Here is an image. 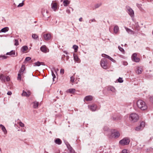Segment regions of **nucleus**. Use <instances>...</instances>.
<instances>
[{
    "label": "nucleus",
    "mask_w": 153,
    "mask_h": 153,
    "mask_svg": "<svg viewBox=\"0 0 153 153\" xmlns=\"http://www.w3.org/2000/svg\"><path fill=\"white\" fill-rule=\"evenodd\" d=\"M137 107L142 110H145L147 108L145 102L141 100H139L137 101Z\"/></svg>",
    "instance_id": "obj_1"
},
{
    "label": "nucleus",
    "mask_w": 153,
    "mask_h": 153,
    "mask_svg": "<svg viewBox=\"0 0 153 153\" xmlns=\"http://www.w3.org/2000/svg\"><path fill=\"white\" fill-rule=\"evenodd\" d=\"M101 66L105 69L109 68V66L107 65L106 60L105 59H102L100 62Z\"/></svg>",
    "instance_id": "obj_2"
},
{
    "label": "nucleus",
    "mask_w": 153,
    "mask_h": 153,
    "mask_svg": "<svg viewBox=\"0 0 153 153\" xmlns=\"http://www.w3.org/2000/svg\"><path fill=\"white\" fill-rule=\"evenodd\" d=\"M130 119L132 121L135 122L137 121L139 119L138 115L136 114H131L129 117Z\"/></svg>",
    "instance_id": "obj_3"
},
{
    "label": "nucleus",
    "mask_w": 153,
    "mask_h": 153,
    "mask_svg": "<svg viewBox=\"0 0 153 153\" xmlns=\"http://www.w3.org/2000/svg\"><path fill=\"white\" fill-rule=\"evenodd\" d=\"M130 140L129 139L126 137L120 140L119 142V143L121 145H125L128 144Z\"/></svg>",
    "instance_id": "obj_4"
},
{
    "label": "nucleus",
    "mask_w": 153,
    "mask_h": 153,
    "mask_svg": "<svg viewBox=\"0 0 153 153\" xmlns=\"http://www.w3.org/2000/svg\"><path fill=\"white\" fill-rule=\"evenodd\" d=\"M111 134L110 136L111 137L118 138L120 136V133L116 130H113L111 131Z\"/></svg>",
    "instance_id": "obj_5"
},
{
    "label": "nucleus",
    "mask_w": 153,
    "mask_h": 153,
    "mask_svg": "<svg viewBox=\"0 0 153 153\" xmlns=\"http://www.w3.org/2000/svg\"><path fill=\"white\" fill-rule=\"evenodd\" d=\"M51 7L54 11H56L59 8V5L56 1H53L51 4Z\"/></svg>",
    "instance_id": "obj_6"
},
{
    "label": "nucleus",
    "mask_w": 153,
    "mask_h": 153,
    "mask_svg": "<svg viewBox=\"0 0 153 153\" xmlns=\"http://www.w3.org/2000/svg\"><path fill=\"white\" fill-rule=\"evenodd\" d=\"M137 54L136 53H134L132 55L131 58L132 60L136 62H138L140 61V59L137 57Z\"/></svg>",
    "instance_id": "obj_7"
},
{
    "label": "nucleus",
    "mask_w": 153,
    "mask_h": 153,
    "mask_svg": "<svg viewBox=\"0 0 153 153\" xmlns=\"http://www.w3.org/2000/svg\"><path fill=\"white\" fill-rule=\"evenodd\" d=\"M88 107L91 110L94 111L96 110L97 106L94 104H92L88 105Z\"/></svg>",
    "instance_id": "obj_8"
},
{
    "label": "nucleus",
    "mask_w": 153,
    "mask_h": 153,
    "mask_svg": "<svg viewBox=\"0 0 153 153\" xmlns=\"http://www.w3.org/2000/svg\"><path fill=\"white\" fill-rule=\"evenodd\" d=\"M43 37L45 40H48L51 39V35L50 33H47L44 34Z\"/></svg>",
    "instance_id": "obj_9"
},
{
    "label": "nucleus",
    "mask_w": 153,
    "mask_h": 153,
    "mask_svg": "<svg viewBox=\"0 0 153 153\" xmlns=\"http://www.w3.org/2000/svg\"><path fill=\"white\" fill-rule=\"evenodd\" d=\"M41 51L44 53H46L49 51V50L47 49L45 45L42 46L40 48Z\"/></svg>",
    "instance_id": "obj_10"
},
{
    "label": "nucleus",
    "mask_w": 153,
    "mask_h": 153,
    "mask_svg": "<svg viewBox=\"0 0 153 153\" xmlns=\"http://www.w3.org/2000/svg\"><path fill=\"white\" fill-rule=\"evenodd\" d=\"M31 94V92L30 91H28L27 92L23 91L22 95V96L28 97Z\"/></svg>",
    "instance_id": "obj_11"
},
{
    "label": "nucleus",
    "mask_w": 153,
    "mask_h": 153,
    "mask_svg": "<svg viewBox=\"0 0 153 153\" xmlns=\"http://www.w3.org/2000/svg\"><path fill=\"white\" fill-rule=\"evenodd\" d=\"M93 97L91 95L87 96L85 97L84 99V101H91L93 99Z\"/></svg>",
    "instance_id": "obj_12"
},
{
    "label": "nucleus",
    "mask_w": 153,
    "mask_h": 153,
    "mask_svg": "<svg viewBox=\"0 0 153 153\" xmlns=\"http://www.w3.org/2000/svg\"><path fill=\"white\" fill-rule=\"evenodd\" d=\"M75 89L74 88H71L68 90L66 92L74 94L75 92Z\"/></svg>",
    "instance_id": "obj_13"
},
{
    "label": "nucleus",
    "mask_w": 153,
    "mask_h": 153,
    "mask_svg": "<svg viewBox=\"0 0 153 153\" xmlns=\"http://www.w3.org/2000/svg\"><path fill=\"white\" fill-rule=\"evenodd\" d=\"M54 142L56 144L58 145H60L62 143V141L60 139L58 138L56 139L55 140Z\"/></svg>",
    "instance_id": "obj_14"
},
{
    "label": "nucleus",
    "mask_w": 153,
    "mask_h": 153,
    "mask_svg": "<svg viewBox=\"0 0 153 153\" xmlns=\"http://www.w3.org/2000/svg\"><path fill=\"white\" fill-rule=\"evenodd\" d=\"M107 90L108 91H111L113 92H115L116 91L115 88L112 86H109L107 88Z\"/></svg>",
    "instance_id": "obj_15"
},
{
    "label": "nucleus",
    "mask_w": 153,
    "mask_h": 153,
    "mask_svg": "<svg viewBox=\"0 0 153 153\" xmlns=\"http://www.w3.org/2000/svg\"><path fill=\"white\" fill-rule=\"evenodd\" d=\"M128 13L130 16L131 17L134 15V12L133 10L131 8H129L128 10Z\"/></svg>",
    "instance_id": "obj_16"
},
{
    "label": "nucleus",
    "mask_w": 153,
    "mask_h": 153,
    "mask_svg": "<svg viewBox=\"0 0 153 153\" xmlns=\"http://www.w3.org/2000/svg\"><path fill=\"white\" fill-rule=\"evenodd\" d=\"M15 54V51H12L10 52H8L6 53L7 55H11L14 56V55Z\"/></svg>",
    "instance_id": "obj_17"
},
{
    "label": "nucleus",
    "mask_w": 153,
    "mask_h": 153,
    "mask_svg": "<svg viewBox=\"0 0 153 153\" xmlns=\"http://www.w3.org/2000/svg\"><path fill=\"white\" fill-rule=\"evenodd\" d=\"M136 71L137 74H141L142 71V69L140 68L139 67H137L136 70Z\"/></svg>",
    "instance_id": "obj_18"
},
{
    "label": "nucleus",
    "mask_w": 153,
    "mask_h": 153,
    "mask_svg": "<svg viewBox=\"0 0 153 153\" xmlns=\"http://www.w3.org/2000/svg\"><path fill=\"white\" fill-rule=\"evenodd\" d=\"M5 77H6L2 74L0 75V79L3 82H5Z\"/></svg>",
    "instance_id": "obj_19"
},
{
    "label": "nucleus",
    "mask_w": 153,
    "mask_h": 153,
    "mask_svg": "<svg viewBox=\"0 0 153 153\" xmlns=\"http://www.w3.org/2000/svg\"><path fill=\"white\" fill-rule=\"evenodd\" d=\"M25 69V66L24 65H22V67L20 69V70L19 73H22L23 74V72L24 71Z\"/></svg>",
    "instance_id": "obj_20"
},
{
    "label": "nucleus",
    "mask_w": 153,
    "mask_h": 153,
    "mask_svg": "<svg viewBox=\"0 0 153 153\" xmlns=\"http://www.w3.org/2000/svg\"><path fill=\"white\" fill-rule=\"evenodd\" d=\"M41 13L44 16L46 14H47L48 11L44 9H42L41 11Z\"/></svg>",
    "instance_id": "obj_21"
},
{
    "label": "nucleus",
    "mask_w": 153,
    "mask_h": 153,
    "mask_svg": "<svg viewBox=\"0 0 153 153\" xmlns=\"http://www.w3.org/2000/svg\"><path fill=\"white\" fill-rule=\"evenodd\" d=\"M119 30V28L116 25L114 27V32L115 33H118Z\"/></svg>",
    "instance_id": "obj_22"
},
{
    "label": "nucleus",
    "mask_w": 153,
    "mask_h": 153,
    "mask_svg": "<svg viewBox=\"0 0 153 153\" xmlns=\"http://www.w3.org/2000/svg\"><path fill=\"white\" fill-rule=\"evenodd\" d=\"M139 126L140 127H141L140 128H141L142 130L143 129L145 126V122L143 121L141 122Z\"/></svg>",
    "instance_id": "obj_23"
},
{
    "label": "nucleus",
    "mask_w": 153,
    "mask_h": 153,
    "mask_svg": "<svg viewBox=\"0 0 153 153\" xmlns=\"http://www.w3.org/2000/svg\"><path fill=\"white\" fill-rule=\"evenodd\" d=\"M74 60L75 61L77 62H80V60L77 56L74 55Z\"/></svg>",
    "instance_id": "obj_24"
},
{
    "label": "nucleus",
    "mask_w": 153,
    "mask_h": 153,
    "mask_svg": "<svg viewBox=\"0 0 153 153\" xmlns=\"http://www.w3.org/2000/svg\"><path fill=\"white\" fill-rule=\"evenodd\" d=\"M126 30V31L129 33L131 34H134V31H133L132 30H131L128 29V28L127 27L125 28Z\"/></svg>",
    "instance_id": "obj_25"
},
{
    "label": "nucleus",
    "mask_w": 153,
    "mask_h": 153,
    "mask_svg": "<svg viewBox=\"0 0 153 153\" xmlns=\"http://www.w3.org/2000/svg\"><path fill=\"white\" fill-rule=\"evenodd\" d=\"M28 49V47L27 46H24L22 47L21 48V51L24 52L25 51H26Z\"/></svg>",
    "instance_id": "obj_26"
},
{
    "label": "nucleus",
    "mask_w": 153,
    "mask_h": 153,
    "mask_svg": "<svg viewBox=\"0 0 153 153\" xmlns=\"http://www.w3.org/2000/svg\"><path fill=\"white\" fill-rule=\"evenodd\" d=\"M18 75L17 79L19 80H21L22 76L23 75V74L21 73H19Z\"/></svg>",
    "instance_id": "obj_27"
},
{
    "label": "nucleus",
    "mask_w": 153,
    "mask_h": 153,
    "mask_svg": "<svg viewBox=\"0 0 153 153\" xmlns=\"http://www.w3.org/2000/svg\"><path fill=\"white\" fill-rule=\"evenodd\" d=\"M43 62H38L33 64L34 66H39L41 65H43Z\"/></svg>",
    "instance_id": "obj_28"
},
{
    "label": "nucleus",
    "mask_w": 153,
    "mask_h": 153,
    "mask_svg": "<svg viewBox=\"0 0 153 153\" xmlns=\"http://www.w3.org/2000/svg\"><path fill=\"white\" fill-rule=\"evenodd\" d=\"M9 30L8 27H6L1 29L0 31L3 32H5Z\"/></svg>",
    "instance_id": "obj_29"
},
{
    "label": "nucleus",
    "mask_w": 153,
    "mask_h": 153,
    "mask_svg": "<svg viewBox=\"0 0 153 153\" xmlns=\"http://www.w3.org/2000/svg\"><path fill=\"white\" fill-rule=\"evenodd\" d=\"M33 107L34 108H36L38 107L39 103L37 102H34L33 103Z\"/></svg>",
    "instance_id": "obj_30"
},
{
    "label": "nucleus",
    "mask_w": 153,
    "mask_h": 153,
    "mask_svg": "<svg viewBox=\"0 0 153 153\" xmlns=\"http://www.w3.org/2000/svg\"><path fill=\"white\" fill-rule=\"evenodd\" d=\"M69 3V2L68 0H65L63 1V4L65 6H67Z\"/></svg>",
    "instance_id": "obj_31"
},
{
    "label": "nucleus",
    "mask_w": 153,
    "mask_h": 153,
    "mask_svg": "<svg viewBox=\"0 0 153 153\" xmlns=\"http://www.w3.org/2000/svg\"><path fill=\"white\" fill-rule=\"evenodd\" d=\"M0 126L1 127V129L3 131L4 133H5L7 132L6 130L5 129V127L2 125H0Z\"/></svg>",
    "instance_id": "obj_32"
},
{
    "label": "nucleus",
    "mask_w": 153,
    "mask_h": 153,
    "mask_svg": "<svg viewBox=\"0 0 153 153\" xmlns=\"http://www.w3.org/2000/svg\"><path fill=\"white\" fill-rule=\"evenodd\" d=\"M140 128L141 127H140V126H138L136 127L135 128V130L137 131H140L142 130V129Z\"/></svg>",
    "instance_id": "obj_33"
},
{
    "label": "nucleus",
    "mask_w": 153,
    "mask_h": 153,
    "mask_svg": "<svg viewBox=\"0 0 153 153\" xmlns=\"http://www.w3.org/2000/svg\"><path fill=\"white\" fill-rule=\"evenodd\" d=\"M7 56L5 55L3 56H0V59L2 60L4 59L7 58Z\"/></svg>",
    "instance_id": "obj_34"
},
{
    "label": "nucleus",
    "mask_w": 153,
    "mask_h": 153,
    "mask_svg": "<svg viewBox=\"0 0 153 153\" xmlns=\"http://www.w3.org/2000/svg\"><path fill=\"white\" fill-rule=\"evenodd\" d=\"M73 48L75 50V51L76 52L78 49V47L77 46L74 45L73 46Z\"/></svg>",
    "instance_id": "obj_35"
},
{
    "label": "nucleus",
    "mask_w": 153,
    "mask_h": 153,
    "mask_svg": "<svg viewBox=\"0 0 153 153\" xmlns=\"http://www.w3.org/2000/svg\"><path fill=\"white\" fill-rule=\"evenodd\" d=\"M70 9H71L73 10L72 8L70 7L69 8H67L66 10V12L68 14H70L71 13Z\"/></svg>",
    "instance_id": "obj_36"
},
{
    "label": "nucleus",
    "mask_w": 153,
    "mask_h": 153,
    "mask_svg": "<svg viewBox=\"0 0 153 153\" xmlns=\"http://www.w3.org/2000/svg\"><path fill=\"white\" fill-rule=\"evenodd\" d=\"M118 48L120 51H121L123 53H124V50L122 48H121L119 46Z\"/></svg>",
    "instance_id": "obj_37"
},
{
    "label": "nucleus",
    "mask_w": 153,
    "mask_h": 153,
    "mask_svg": "<svg viewBox=\"0 0 153 153\" xmlns=\"http://www.w3.org/2000/svg\"><path fill=\"white\" fill-rule=\"evenodd\" d=\"M32 37L34 39H36L38 38V36L36 34H33L32 36Z\"/></svg>",
    "instance_id": "obj_38"
},
{
    "label": "nucleus",
    "mask_w": 153,
    "mask_h": 153,
    "mask_svg": "<svg viewBox=\"0 0 153 153\" xmlns=\"http://www.w3.org/2000/svg\"><path fill=\"white\" fill-rule=\"evenodd\" d=\"M118 82L120 83H121L123 82V80L122 78L120 77L118 79H117Z\"/></svg>",
    "instance_id": "obj_39"
},
{
    "label": "nucleus",
    "mask_w": 153,
    "mask_h": 153,
    "mask_svg": "<svg viewBox=\"0 0 153 153\" xmlns=\"http://www.w3.org/2000/svg\"><path fill=\"white\" fill-rule=\"evenodd\" d=\"M14 45L16 46H17L19 45V42L18 41L17 39H15L14 41Z\"/></svg>",
    "instance_id": "obj_40"
},
{
    "label": "nucleus",
    "mask_w": 153,
    "mask_h": 153,
    "mask_svg": "<svg viewBox=\"0 0 153 153\" xmlns=\"http://www.w3.org/2000/svg\"><path fill=\"white\" fill-rule=\"evenodd\" d=\"M105 58H107L110 59V60H111V61H113V60H114L112 58H111V57H110L109 56H108L107 55H106Z\"/></svg>",
    "instance_id": "obj_41"
},
{
    "label": "nucleus",
    "mask_w": 153,
    "mask_h": 153,
    "mask_svg": "<svg viewBox=\"0 0 153 153\" xmlns=\"http://www.w3.org/2000/svg\"><path fill=\"white\" fill-rule=\"evenodd\" d=\"M75 78L73 76H72L71 77V81L72 82H74V81Z\"/></svg>",
    "instance_id": "obj_42"
},
{
    "label": "nucleus",
    "mask_w": 153,
    "mask_h": 153,
    "mask_svg": "<svg viewBox=\"0 0 153 153\" xmlns=\"http://www.w3.org/2000/svg\"><path fill=\"white\" fill-rule=\"evenodd\" d=\"M121 153H129V152L126 149H124L122 151Z\"/></svg>",
    "instance_id": "obj_43"
},
{
    "label": "nucleus",
    "mask_w": 153,
    "mask_h": 153,
    "mask_svg": "<svg viewBox=\"0 0 153 153\" xmlns=\"http://www.w3.org/2000/svg\"><path fill=\"white\" fill-rule=\"evenodd\" d=\"M19 124L22 127H24V124L21 122L19 123Z\"/></svg>",
    "instance_id": "obj_44"
},
{
    "label": "nucleus",
    "mask_w": 153,
    "mask_h": 153,
    "mask_svg": "<svg viewBox=\"0 0 153 153\" xmlns=\"http://www.w3.org/2000/svg\"><path fill=\"white\" fill-rule=\"evenodd\" d=\"M64 69H61L60 70V73L61 74H63L64 73Z\"/></svg>",
    "instance_id": "obj_45"
},
{
    "label": "nucleus",
    "mask_w": 153,
    "mask_h": 153,
    "mask_svg": "<svg viewBox=\"0 0 153 153\" xmlns=\"http://www.w3.org/2000/svg\"><path fill=\"white\" fill-rule=\"evenodd\" d=\"M5 79L7 81H9L10 80V78L9 76H7L5 77Z\"/></svg>",
    "instance_id": "obj_46"
},
{
    "label": "nucleus",
    "mask_w": 153,
    "mask_h": 153,
    "mask_svg": "<svg viewBox=\"0 0 153 153\" xmlns=\"http://www.w3.org/2000/svg\"><path fill=\"white\" fill-rule=\"evenodd\" d=\"M24 5V3L23 2L19 4L18 6V7H21L22 6Z\"/></svg>",
    "instance_id": "obj_47"
},
{
    "label": "nucleus",
    "mask_w": 153,
    "mask_h": 153,
    "mask_svg": "<svg viewBox=\"0 0 153 153\" xmlns=\"http://www.w3.org/2000/svg\"><path fill=\"white\" fill-rule=\"evenodd\" d=\"M31 59V58L30 57H27L25 59V61H29Z\"/></svg>",
    "instance_id": "obj_48"
},
{
    "label": "nucleus",
    "mask_w": 153,
    "mask_h": 153,
    "mask_svg": "<svg viewBox=\"0 0 153 153\" xmlns=\"http://www.w3.org/2000/svg\"><path fill=\"white\" fill-rule=\"evenodd\" d=\"M70 153H76L74 151L73 149H71L70 151Z\"/></svg>",
    "instance_id": "obj_49"
},
{
    "label": "nucleus",
    "mask_w": 153,
    "mask_h": 153,
    "mask_svg": "<svg viewBox=\"0 0 153 153\" xmlns=\"http://www.w3.org/2000/svg\"><path fill=\"white\" fill-rule=\"evenodd\" d=\"M65 55H63L62 57V59L63 61H65L64 58L65 57Z\"/></svg>",
    "instance_id": "obj_50"
},
{
    "label": "nucleus",
    "mask_w": 153,
    "mask_h": 153,
    "mask_svg": "<svg viewBox=\"0 0 153 153\" xmlns=\"http://www.w3.org/2000/svg\"><path fill=\"white\" fill-rule=\"evenodd\" d=\"M123 65H128V63L126 62H123Z\"/></svg>",
    "instance_id": "obj_51"
},
{
    "label": "nucleus",
    "mask_w": 153,
    "mask_h": 153,
    "mask_svg": "<svg viewBox=\"0 0 153 153\" xmlns=\"http://www.w3.org/2000/svg\"><path fill=\"white\" fill-rule=\"evenodd\" d=\"M52 75L53 76V78L55 77V75L53 71H52Z\"/></svg>",
    "instance_id": "obj_52"
},
{
    "label": "nucleus",
    "mask_w": 153,
    "mask_h": 153,
    "mask_svg": "<svg viewBox=\"0 0 153 153\" xmlns=\"http://www.w3.org/2000/svg\"><path fill=\"white\" fill-rule=\"evenodd\" d=\"M12 94V92L10 91H8L7 93V94L9 95H11Z\"/></svg>",
    "instance_id": "obj_53"
},
{
    "label": "nucleus",
    "mask_w": 153,
    "mask_h": 153,
    "mask_svg": "<svg viewBox=\"0 0 153 153\" xmlns=\"http://www.w3.org/2000/svg\"><path fill=\"white\" fill-rule=\"evenodd\" d=\"M69 58V56H66V59L67 61L68 60Z\"/></svg>",
    "instance_id": "obj_54"
},
{
    "label": "nucleus",
    "mask_w": 153,
    "mask_h": 153,
    "mask_svg": "<svg viewBox=\"0 0 153 153\" xmlns=\"http://www.w3.org/2000/svg\"><path fill=\"white\" fill-rule=\"evenodd\" d=\"M106 55L105 54H102V56L103 57H105V56H106Z\"/></svg>",
    "instance_id": "obj_55"
},
{
    "label": "nucleus",
    "mask_w": 153,
    "mask_h": 153,
    "mask_svg": "<svg viewBox=\"0 0 153 153\" xmlns=\"http://www.w3.org/2000/svg\"><path fill=\"white\" fill-rule=\"evenodd\" d=\"M82 18H80L79 19V20L80 21H82Z\"/></svg>",
    "instance_id": "obj_56"
},
{
    "label": "nucleus",
    "mask_w": 153,
    "mask_h": 153,
    "mask_svg": "<svg viewBox=\"0 0 153 153\" xmlns=\"http://www.w3.org/2000/svg\"><path fill=\"white\" fill-rule=\"evenodd\" d=\"M59 70L58 69H57L56 70V71H58Z\"/></svg>",
    "instance_id": "obj_57"
},
{
    "label": "nucleus",
    "mask_w": 153,
    "mask_h": 153,
    "mask_svg": "<svg viewBox=\"0 0 153 153\" xmlns=\"http://www.w3.org/2000/svg\"><path fill=\"white\" fill-rule=\"evenodd\" d=\"M65 53L66 54H67V53L66 52H65Z\"/></svg>",
    "instance_id": "obj_58"
},
{
    "label": "nucleus",
    "mask_w": 153,
    "mask_h": 153,
    "mask_svg": "<svg viewBox=\"0 0 153 153\" xmlns=\"http://www.w3.org/2000/svg\"><path fill=\"white\" fill-rule=\"evenodd\" d=\"M65 0H64V1Z\"/></svg>",
    "instance_id": "obj_59"
}]
</instances>
